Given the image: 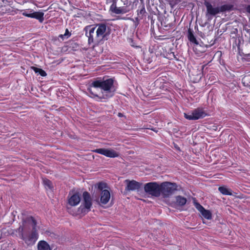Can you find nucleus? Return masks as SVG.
I'll return each mask as SVG.
<instances>
[{
    "label": "nucleus",
    "instance_id": "obj_1",
    "mask_svg": "<svg viewBox=\"0 0 250 250\" xmlns=\"http://www.w3.org/2000/svg\"><path fill=\"white\" fill-rule=\"evenodd\" d=\"M37 222L35 218L30 216L22 220V225L16 230L20 238L24 241L27 246H32L37 241L39 234L36 229Z\"/></svg>",
    "mask_w": 250,
    "mask_h": 250
},
{
    "label": "nucleus",
    "instance_id": "obj_2",
    "mask_svg": "<svg viewBox=\"0 0 250 250\" xmlns=\"http://www.w3.org/2000/svg\"><path fill=\"white\" fill-rule=\"evenodd\" d=\"M114 80L113 78L105 79L103 78H98L89 83L88 91L95 97H98L97 94H94L92 91V88H100L102 94L103 99H108L113 97L116 91V88L114 85Z\"/></svg>",
    "mask_w": 250,
    "mask_h": 250
},
{
    "label": "nucleus",
    "instance_id": "obj_3",
    "mask_svg": "<svg viewBox=\"0 0 250 250\" xmlns=\"http://www.w3.org/2000/svg\"><path fill=\"white\" fill-rule=\"evenodd\" d=\"M149 51L151 53H154L156 56L163 57L170 60H178L172 51V49L167 43H155L152 48H149Z\"/></svg>",
    "mask_w": 250,
    "mask_h": 250
},
{
    "label": "nucleus",
    "instance_id": "obj_4",
    "mask_svg": "<svg viewBox=\"0 0 250 250\" xmlns=\"http://www.w3.org/2000/svg\"><path fill=\"white\" fill-rule=\"evenodd\" d=\"M177 185L175 183L164 182L160 184V195L168 198L177 190Z\"/></svg>",
    "mask_w": 250,
    "mask_h": 250
},
{
    "label": "nucleus",
    "instance_id": "obj_5",
    "mask_svg": "<svg viewBox=\"0 0 250 250\" xmlns=\"http://www.w3.org/2000/svg\"><path fill=\"white\" fill-rule=\"evenodd\" d=\"M145 191L152 196L158 197L160 196V184L156 182H151L145 184Z\"/></svg>",
    "mask_w": 250,
    "mask_h": 250
},
{
    "label": "nucleus",
    "instance_id": "obj_6",
    "mask_svg": "<svg viewBox=\"0 0 250 250\" xmlns=\"http://www.w3.org/2000/svg\"><path fill=\"white\" fill-rule=\"evenodd\" d=\"M207 115L202 108H197L193 110L190 113H184V117L189 120H196L203 118Z\"/></svg>",
    "mask_w": 250,
    "mask_h": 250
},
{
    "label": "nucleus",
    "instance_id": "obj_7",
    "mask_svg": "<svg viewBox=\"0 0 250 250\" xmlns=\"http://www.w3.org/2000/svg\"><path fill=\"white\" fill-rule=\"evenodd\" d=\"M93 151L109 158H116L119 156V153L112 149L101 148L94 149Z\"/></svg>",
    "mask_w": 250,
    "mask_h": 250
},
{
    "label": "nucleus",
    "instance_id": "obj_8",
    "mask_svg": "<svg viewBox=\"0 0 250 250\" xmlns=\"http://www.w3.org/2000/svg\"><path fill=\"white\" fill-rule=\"evenodd\" d=\"M109 11L115 14H124L129 11L127 6L117 7L116 1L113 0L112 4L110 6Z\"/></svg>",
    "mask_w": 250,
    "mask_h": 250
},
{
    "label": "nucleus",
    "instance_id": "obj_9",
    "mask_svg": "<svg viewBox=\"0 0 250 250\" xmlns=\"http://www.w3.org/2000/svg\"><path fill=\"white\" fill-rule=\"evenodd\" d=\"M81 194L78 192H75L72 195L69 193L68 196V204L70 206H76L80 202Z\"/></svg>",
    "mask_w": 250,
    "mask_h": 250
},
{
    "label": "nucleus",
    "instance_id": "obj_10",
    "mask_svg": "<svg viewBox=\"0 0 250 250\" xmlns=\"http://www.w3.org/2000/svg\"><path fill=\"white\" fill-rule=\"evenodd\" d=\"M98 28L96 31V39L97 40H101L106 36V31L107 29V26L104 23H100L97 25Z\"/></svg>",
    "mask_w": 250,
    "mask_h": 250
},
{
    "label": "nucleus",
    "instance_id": "obj_11",
    "mask_svg": "<svg viewBox=\"0 0 250 250\" xmlns=\"http://www.w3.org/2000/svg\"><path fill=\"white\" fill-rule=\"evenodd\" d=\"M126 187L125 190L126 191L138 190L142 186V183L137 182L134 180H126Z\"/></svg>",
    "mask_w": 250,
    "mask_h": 250
},
{
    "label": "nucleus",
    "instance_id": "obj_12",
    "mask_svg": "<svg viewBox=\"0 0 250 250\" xmlns=\"http://www.w3.org/2000/svg\"><path fill=\"white\" fill-rule=\"evenodd\" d=\"M22 15L28 18L36 19L41 23H42L44 21V13L42 12H34L32 13L24 12L22 13Z\"/></svg>",
    "mask_w": 250,
    "mask_h": 250
},
{
    "label": "nucleus",
    "instance_id": "obj_13",
    "mask_svg": "<svg viewBox=\"0 0 250 250\" xmlns=\"http://www.w3.org/2000/svg\"><path fill=\"white\" fill-rule=\"evenodd\" d=\"M83 206L87 208V212H89L92 205L91 195L87 191H84L83 193Z\"/></svg>",
    "mask_w": 250,
    "mask_h": 250
},
{
    "label": "nucleus",
    "instance_id": "obj_14",
    "mask_svg": "<svg viewBox=\"0 0 250 250\" xmlns=\"http://www.w3.org/2000/svg\"><path fill=\"white\" fill-rule=\"evenodd\" d=\"M205 5L207 8L206 16H215L220 13L219 7H213L211 4L208 1L205 2Z\"/></svg>",
    "mask_w": 250,
    "mask_h": 250
},
{
    "label": "nucleus",
    "instance_id": "obj_15",
    "mask_svg": "<svg viewBox=\"0 0 250 250\" xmlns=\"http://www.w3.org/2000/svg\"><path fill=\"white\" fill-rule=\"evenodd\" d=\"M96 27L90 26H87L84 28L85 31V36L88 38V44H90L94 42V35Z\"/></svg>",
    "mask_w": 250,
    "mask_h": 250
},
{
    "label": "nucleus",
    "instance_id": "obj_16",
    "mask_svg": "<svg viewBox=\"0 0 250 250\" xmlns=\"http://www.w3.org/2000/svg\"><path fill=\"white\" fill-rule=\"evenodd\" d=\"M110 192L108 189H104L100 193V202L103 205H106L110 199Z\"/></svg>",
    "mask_w": 250,
    "mask_h": 250
},
{
    "label": "nucleus",
    "instance_id": "obj_17",
    "mask_svg": "<svg viewBox=\"0 0 250 250\" xmlns=\"http://www.w3.org/2000/svg\"><path fill=\"white\" fill-rule=\"evenodd\" d=\"M38 250H52L48 243L44 240L40 241L37 244Z\"/></svg>",
    "mask_w": 250,
    "mask_h": 250
},
{
    "label": "nucleus",
    "instance_id": "obj_18",
    "mask_svg": "<svg viewBox=\"0 0 250 250\" xmlns=\"http://www.w3.org/2000/svg\"><path fill=\"white\" fill-rule=\"evenodd\" d=\"M219 192L224 195H232V190L227 188L226 186H221L218 188Z\"/></svg>",
    "mask_w": 250,
    "mask_h": 250
},
{
    "label": "nucleus",
    "instance_id": "obj_19",
    "mask_svg": "<svg viewBox=\"0 0 250 250\" xmlns=\"http://www.w3.org/2000/svg\"><path fill=\"white\" fill-rule=\"evenodd\" d=\"M187 199L181 195H178L175 197V203L179 206H183L187 203Z\"/></svg>",
    "mask_w": 250,
    "mask_h": 250
},
{
    "label": "nucleus",
    "instance_id": "obj_20",
    "mask_svg": "<svg viewBox=\"0 0 250 250\" xmlns=\"http://www.w3.org/2000/svg\"><path fill=\"white\" fill-rule=\"evenodd\" d=\"M188 39L191 42L196 44H198V42L196 39V38L195 37L192 31L190 29H189L188 30Z\"/></svg>",
    "mask_w": 250,
    "mask_h": 250
},
{
    "label": "nucleus",
    "instance_id": "obj_21",
    "mask_svg": "<svg viewBox=\"0 0 250 250\" xmlns=\"http://www.w3.org/2000/svg\"><path fill=\"white\" fill-rule=\"evenodd\" d=\"M233 5L232 4H224L219 7L220 12H224L227 11H230L233 9Z\"/></svg>",
    "mask_w": 250,
    "mask_h": 250
},
{
    "label": "nucleus",
    "instance_id": "obj_22",
    "mask_svg": "<svg viewBox=\"0 0 250 250\" xmlns=\"http://www.w3.org/2000/svg\"><path fill=\"white\" fill-rule=\"evenodd\" d=\"M32 69L36 73H38L41 76L45 77L47 75L46 72L41 68L32 66Z\"/></svg>",
    "mask_w": 250,
    "mask_h": 250
},
{
    "label": "nucleus",
    "instance_id": "obj_23",
    "mask_svg": "<svg viewBox=\"0 0 250 250\" xmlns=\"http://www.w3.org/2000/svg\"><path fill=\"white\" fill-rule=\"evenodd\" d=\"M201 213L205 218L208 220H210L212 219V214L209 210H207L205 208Z\"/></svg>",
    "mask_w": 250,
    "mask_h": 250
},
{
    "label": "nucleus",
    "instance_id": "obj_24",
    "mask_svg": "<svg viewBox=\"0 0 250 250\" xmlns=\"http://www.w3.org/2000/svg\"><path fill=\"white\" fill-rule=\"evenodd\" d=\"M42 180L43 184L46 188H48L50 189H51L53 188L52 183L50 180L47 178H44L42 179Z\"/></svg>",
    "mask_w": 250,
    "mask_h": 250
},
{
    "label": "nucleus",
    "instance_id": "obj_25",
    "mask_svg": "<svg viewBox=\"0 0 250 250\" xmlns=\"http://www.w3.org/2000/svg\"><path fill=\"white\" fill-rule=\"evenodd\" d=\"M98 188L99 190L102 191L104 189H106V188H107V184L106 183L103 182H100L97 184Z\"/></svg>",
    "mask_w": 250,
    "mask_h": 250
},
{
    "label": "nucleus",
    "instance_id": "obj_26",
    "mask_svg": "<svg viewBox=\"0 0 250 250\" xmlns=\"http://www.w3.org/2000/svg\"><path fill=\"white\" fill-rule=\"evenodd\" d=\"M78 212L79 213H83L85 214L88 213V212H87V208H85L84 206H80V207L78 209Z\"/></svg>",
    "mask_w": 250,
    "mask_h": 250
},
{
    "label": "nucleus",
    "instance_id": "obj_27",
    "mask_svg": "<svg viewBox=\"0 0 250 250\" xmlns=\"http://www.w3.org/2000/svg\"><path fill=\"white\" fill-rule=\"evenodd\" d=\"M194 206L196 209L200 212H202L205 209V208L198 202H194Z\"/></svg>",
    "mask_w": 250,
    "mask_h": 250
},
{
    "label": "nucleus",
    "instance_id": "obj_28",
    "mask_svg": "<svg viewBox=\"0 0 250 250\" xmlns=\"http://www.w3.org/2000/svg\"><path fill=\"white\" fill-rule=\"evenodd\" d=\"M138 15L143 16L146 13V10L144 7H143L141 9L137 10Z\"/></svg>",
    "mask_w": 250,
    "mask_h": 250
},
{
    "label": "nucleus",
    "instance_id": "obj_29",
    "mask_svg": "<svg viewBox=\"0 0 250 250\" xmlns=\"http://www.w3.org/2000/svg\"><path fill=\"white\" fill-rule=\"evenodd\" d=\"M71 34L69 32L68 29H66L64 35H61L60 37L61 38H63V36H67V38H68L71 36Z\"/></svg>",
    "mask_w": 250,
    "mask_h": 250
},
{
    "label": "nucleus",
    "instance_id": "obj_30",
    "mask_svg": "<svg viewBox=\"0 0 250 250\" xmlns=\"http://www.w3.org/2000/svg\"><path fill=\"white\" fill-rule=\"evenodd\" d=\"M151 125H149V127H144V128H146V129H150V130H152L156 132H157V130H156L154 128H151Z\"/></svg>",
    "mask_w": 250,
    "mask_h": 250
},
{
    "label": "nucleus",
    "instance_id": "obj_31",
    "mask_svg": "<svg viewBox=\"0 0 250 250\" xmlns=\"http://www.w3.org/2000/svg\"><path fill=\"white\" fill-rule=\"evenodd\" d=\"M246 10L248 13H250V5L247 6L246 7Z\"/></svg>",
    "mask_w": 250,
    "mask_h": 250
},
{
    "label": "nucleus",
    "instance_id": "obj_32",
    "mask_svg": "<svg viewBox=\"0 0 250 250\" xmlns=\"http://www.w3.org/2000/svg\"><path fill=\"white\" fill-rule=\"evenodd\" d=\"M118 116H119V117H122V113H119V114H118Z\"/></svg>",
    "mask_w": 250,
    "mask_h": 250
},
{
    "label": "nucleus",
    "instance_id": "obj_33",
    "mask_svg": "<svg viewBox=\"0 0 250 250\" xmlns=\"http://www.w3.org/2000/svg\"><path fill=\"white\" fill-rule=\"evenodd\" d=\"M122 19L125 20V18H122Z\"/></svg>",
    "mask_w": 250,
    "mask_h": 250
}]
</instances>
